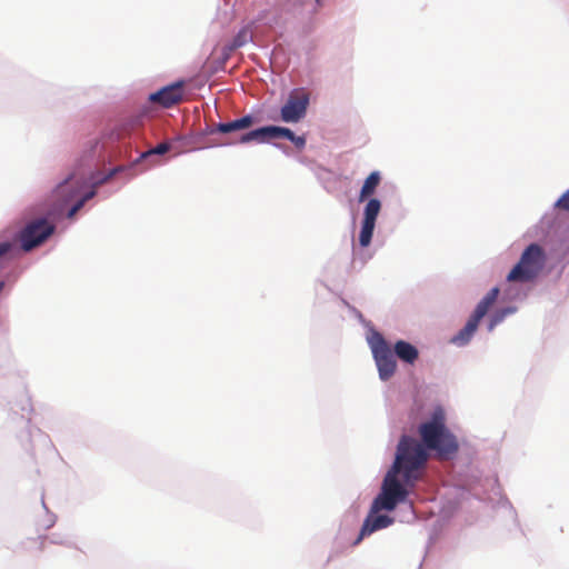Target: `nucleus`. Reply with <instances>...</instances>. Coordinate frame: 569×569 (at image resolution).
I'll return each mask as SVG.
<instances>
[{
	"label": "nucleus",
	"mask_w": 569,
	"mask_h": 569,
	"mask_svg": "<svg viewBox=\"0 0 569 569\" xmlns=\"http://www.w3.org/2000/svg\"><path fill=\"white\" fill-rule=\"evenodd\" d=\"M421 442L410 436H402L397 446L392 467L387 472L381 492L375 499L373 510L391 511L408 496L406 486L412 487L421 479L429 458L427 450L436 451L440 459H449L459 450L456 436L446 426L445 411L437 408L431 419L418 428Z\"/></svg>",
	"instance_id": "f257e3e1"
},
{
	"label": "nucleus",
	"mask_w": 569,
	"mask_h": 569,
	"mask_svg": "<svg viewBox=\"0 0 569 569\" xmlns=\"http://www.w3.org/2000/svg\"><path fill=\"white\" fill-rule=\"evenodd\" d=\"M546 261L545 250L537 243L529 244L508 273L507 281L527 283L536 280L542 272Z\"/></svg>",
	"instance_id": "f03ea898"
},
{
	"label": "nucleus",
	"mask_w": 569,
	"mask_h": 569,
	"mask_svg": "<svg viewBox=\"0 0 569 569\" xmlns=\"http://www.w3.org/2000/svg\"><path fill=\"white\" fill-rule=\"evenodd\" d=\"M499 295V288H492L477 305L473 313L468 319L465 327L451 338V342L457 346L467 345L478 329L480 320L487 315L493 306Z\"/></svg>",
	"instance_id": "7ed1b4c3"
},
{
	"label": "nucleus",
	"mask_w": 569,
	"mask_h": 569,
	"mask_svg": "<svg viewBox=\"0 0 569 569\" xmlns=\"http://www.w3.org/2000/svg\"><path fill=\"white\" fill-rule=\"evenodd\" d=\"M371 350L382 380L390 379L397 368L392 350L380 333H375L370 339Z\"/></svg>",
	"instance_id": "20e7f679"
},
{
	"label": "nucleus",
	"mask_w": 569,
	"mask_h": 569,
	"mask_svg": "<svg viewBox=\"0 0 569 569\" xmlns=\"http://www.w3.org/2000/svg\"><path fill=\"white\" fill-rule=\"evenodd\" d=\"M54 230L46 219H37L28 223L20 233L21 248L30 251L41 244Z\"/></svg>",
	"instance_id": "39448f33"
},
{
	"label": "nucleus",
	"mask_w": 569,
	"mask_h": 569,
	"mask_svg": "<svg viewBox=\"0 0 569 569\" xmlns=\"http://www.w3.org/2000/svg\"><path fill=\"white\" fill-rule=\"evenodd\" d=\"M309 97L305 92L293 91L281 108L280 114L284 122H298L307 112Z\"/></svg>",
	"instance_id": "423d86ee"
},
{
	"label": "nucleus",
	"mask_w": 569,
	"mask_h": 569,
	"mask_svg": "<svg viewBox=\"0 0 569 569\" xmlns=\"http://www.w3.org/2000/svg\"><path fill=\"white\" fill-rule=\"evenodd\" d=\"M372 505H375V501L372 502ZM383 508H381V510ZM379 511H380V509L375 511L373 506H371L370 513L365 519L363 525L360 529V532L353 542V546L359 545L363 540L365 537L370 536L375 531L387 528L393 523V518H391L389 516H386V515L377 516L376 513Z\"/></svg>",
	"instance_id": "0eeeda50"
},
{
	"label": "nucleus",
	"mask_w": 569,
	"mask_h": 569,
	"mask_svg": "<svg viewBox=\"0 0 569 569\" xmlns=\"http://www.w3.org/2000/svg\"><path fill=\"white\" fill-rule=\"evenodd\" d=\"M183 86V81H177L172 84L163 87L150 96V101L159 103L164 108H170L182 100Z\"/></svg>",
	"instance_id": "6e6552de"
},
{
	"label": "nucleus",
	"mask_w": 569,
	"mask_h": 569,
	"mask_svg": "<svg viewBox=\"0 0 569 569\" xmlns=\"http://www.w3.org/2000/svg\"><path fill=\"white\" fill-rule=\"evenodd\" d=\"M82 184V180L72 174L57 187L54 194L61 200V204H66L78 196Z\"/></svg>",
	"instance_id": "1a4fd4ad"
},
{
	"label": "nucleus",
	"mask_w": 569,
	"mask_h": 569,
	"mask_svg": "<svg viewBox=\"0 0 569 569\" xmlns=\"http://www.w3.org/2000/svg\"><path fill=\"white\" fill-rule=\"evenodd\" d=\"M253 124V118L251 116H244L242 118L236 119L226 123H218L214 129L210 130V133L220 132V133H230L233 131L248 129Z\"/></svg>",
	"instance_id": "9d476101"
},
{
	"label": "nucleus",
	"mask_w": 569,
	"mask_h": 569,
	"mask_svg": "<svg viewBox=\"0 0 569 569\" xmlns=\"http://www.w3.org/2000/svg\"><path fill=\"white\" fill-rule=\"evenodd\" d=\"M395 353L400 360L407 363H413L419 356L418 349L411 343L403 340H399L396 342Z\"/></svg>",
	"instance_id": "9b49d317"
},
{
	"label": "nucleus",
	"mask_w": 569,
	"mask_h": 569,
	"mask_svg": "<svg viewBox=\"0 0 569 569\" xmlns=\"http://www.w3.org/2000/svg\"><path fill=\"white\" fill-rule=\"evenodd\" d=\"M271 140L270 134V126L258 128L256 130H251L247 133H243L240 136V138L237 140L239 143H250V142H257V143H263Z\"/></svg>",
	"instance_id": "f8f14e48"
},
{
	"label": "nucleus",
	"mask_w": 569,
	"mask_h": 569,
	"mask_svg": "<svg viewBox=\"0 0 569 569\" xmlns=\"http://www.w3.org/2000/svg\"><path fill=\"white\" fill-rule=\"evenodd\" d=\"M380 183V174L377 171L371 172L360 190L359 201H363L369 198L376 191L377 187Z\"/></svg>",
	"instance_id": "ddd939ff"
},
{
	"label": "nucleus",
	"mask_w": 569,
	"mask_h": 569,
	"mask_svg": "<svg viewBox=\"0 0 569 569\" xmlns=\"http://www.w3.org/2000/svg\"><path fill=\"white\" fill-rule=\"evenodd\" d=\"M381 209V202L376 199H369L363 211V222L375 223Z\"/></svg>",
	"instance_id": "4468645a"
},
{
	"label": "nucleus",
	"mask_w": 569,
	"mask_h": 569,
	"mask_svg": "<svg viewBox=\"0 0 569 569\" xmlns=\"http://www.w3.org/2000/svg\"><path fill=\"white\" fill-rule=\"evenodd\" d=\"M375 223L363 222L361 223V230L359 234V243L361 247L366 248L370 244L373 230H375Z\"/></svg>",
	"instance_id": "2eb2a0df"
},
{
	"label": "nucleus",
	"mask_w": 569,
	"mask_h": 569,
	"mask_svg": "<svg viewBox=\"0 0 569 569\" xmlns=\"http://www.w3.org/2000/svg\"><path fill=\"white\" fill-rule=\"evenodd\" d=\"M270 134L271 140L286 138L291 141V139H293L295 133L288 128L270 126Z\"/></svg>",
	"instance_id": "dca6fc26"
},
{
	"label": "nucleus",
	"mask_w": 569,
	"mask_h": 569,
	"mask_svg": "<svg viewBox=\"0 0 569 569\" xmlns=\"http://www.w3.org/2000/svg\"><path fill=\"white\" fill-rule=\"evenodd\" d=\"M170 148H171V146L169 142H161L158 146H156L154 148H151L148 151L143 152L141 154V158L147 159L151 156L164 154L166 152H168L170 150Z\"/></svg>",
	"instance_id": "f3484780"
},
{
	"label": "nucleus",
	"mask_w": 569,
	"mask_h": 569,
	"mask_svg": "<svg viewBox=\"0 0 569 569\" xmlns=\"http://www.w3.org/2000/svg\"><path fill=\"white\" fill-rule=\"evenodd\" d=\"M250 38L249 31L247 29H242L238 32V34L233 38L231 49H237L244 46Z\"/></svg>",
	"instance_id": "a211bd4d"
},
{
	"label": "nucleus",
	"mask_w": 569,
	"mask_h": 569,
	"mask_svg": "<svg viewBox=\"0 0 569 569\" xmlns=\"http://www.w3.org/2000/svg\"><path fill=\"white\" fill-rule=\"evenodd\" d=\"M94 192L93 191H90L88 192L87 194H84L81 199H79L73 206L72 208L69 210L68 212V217L69 218H72L86 203V201H88L89 199H91L93 197Z\"/></svg>",
	"instance_id": "6ab92c4d"
},
{
	"label": "nucleus",
	"mask_w": 569,
	"mask_h": 569,
	"mask_svg": "<svg viewBox=\"0 0 569 569\" xmlns=\"http://www.w3.org/2000/svg\"><path fill=\"white\" fill-rule=\"evenodd\" d=\"M513 310L512 309H502V310H499L497 311L490 319V323H489V330H493V328L500 323L505 317L508 315V313H511Z\"/></svg>",
	"instance_id": "aec40b11"
},
{
	"label": "nucleus",
	"mask_w": 569,
	"mask_h": 569,
	"mask_svg": "<svg viewBox=\"0 0 569 569\" xmlns=\"http://www.w3.org/2000/svg\"><path fill=\"white\" fill-rule=\"evenodd\" d=\"M556 207L569 211V190L556 202Z\"/></svg>",
	"instance_id": "412c9836"
},
{
	"label": "nucleus",
	"mask_w": 569,
	"mask_h": 569,
	"mask_svg": "<svg viewBox=\"0 0 569 569\" xmlns=\"http://www.w3.org/2000/svg\"><path fill=\"white\" fill-rule=\"evenodd\" d=\"M291 141L295 143V146L299 149L303 148L306 144V139L303 137H298L293 134V139Z\"/></svg>",
	"instance_id": "4be33fe9"
},
{
	"label": "nucleus",
	"mask_w": 569,
	"mask_h": 569,
	"mask_svg": "<svg viewBox=\"0 0 569 569\" xmlns=\"http://www.w3.org/2000/svg\"><path fill=\"white\" fill-rule=\"evenodd\" d=\"M11 249V244L9 242L0 243V257L4 256Z\"/></svg>",
	"instance_id": "5701e85b"
},
{
	"label": "nucleus",
	"mask_w": 569,
	"mask_h": 569,
	"mask_svg": "<svg viewBox=\"0 0 569 569\" xmlns=\"http://www.w3.org/2000/svg\"><path fill=\"white\" fill-rule=\"evenodd\" d=\"M3 286H4V284H3V282H0V292H1V291H2V289H3Z\"/></svg>",
	"instance_id": "b1692460"
},
{
	"label": "nucleus",
	"mask_w": 569,
	"mask_h": 569,
	"mask_svg": "<svg viewBox=\"0 0 569 569\" xmlns=\"http://www.w3.org/2000/svg\"><path fill=\"white\" fill-rule=\"evenodd\" d=\"M316 1H317L318 6H321V3H320L321 0H316Z\"/></svg>",
	"instance_id": "393cba45"
}]
</instances>
